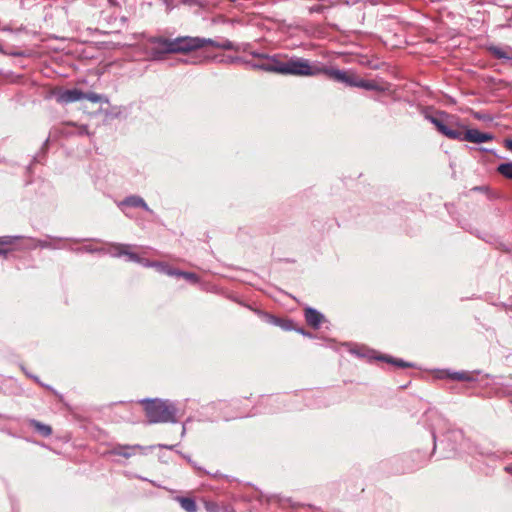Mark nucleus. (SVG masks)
<instances>
[{
    "mask_svg": "<svg viewBox=\"0 0 512 512\" xmlns=\"http://www.w3.org/2000/svg\"><path fill=\"white\" fill-rule=\"evenodd\" d=\"M437 130L449 139L467 141L471 143H485L494 139L493 134L480 132L477 129H467L464 133L455 129V127H461L458 121L454 117L441 112L438 116H427L426 117Z\"/></svg>",
    "mask_w": 512,
    "mask_h": 512,
    "instance_id": "f257e3e1",
    "label": "nucleus"
},
{
    "mask_svg": "<svg viewBox=\"0 0 512 512\" xmlns=\"http://www.w3.org/2000/svg\"><path fill=\"white\" fill-rule=\"evenodd\" d=\"M141 403L144 405L149 424L177 422V409L174 403L160 399H143Z\"/></svg>",
    "mask_w": 512,
    "mask_h": 512,
    "instance_id": "f03ea898",
    "label": "nucleus"
},
{
    "mask_svg": "<svg viewBox=\"0 0 512 512\" xmlns=\"http://www.w3.org/2000/svg\"><path fill=\"white\" fill-rule=\"evenodd\" d=\"M320 63H311L308 59L293 57L288 61H281L280 74L313 77L320 75Z\"/></svg>",
    "mask_w": 512,
    "mask_h": 512,
    "instance_id": "7ed1b4c3",
    "label": "nucleus"
},
{
    "mask_svg": "<svg viewBox=\"0 0 512 512\" xmlns=\"http://www.w3.org/2000/svg\"><path fill=\"white\" fill-rule=\"evenodd\" d=\"M174 44L175 53H187L200 49L206 46V44H214V40L201 37L180 36L174 38Z\"/></svg>",
    "mask_w": 512,
    "mask_h": 512,
    "instance_id": "20e7f679",
    "label": "nucleus"
},
{
    "mask_svg": "<svg viewBox=\"0 0 512 512\" xmlns=\"http://www.w3.org/2000/svg\"><path fill=\"white\" fill-rule=\"evenodd\" d=\"M150 43L156 45L151 50L152 57L155 60L163 59L164 54L175 53L174 38L152 37Z\"/></svg>",
    "mask_w": 512,
    "mask_h": 512,
    "instance_id": "39448f33",
    "label": "nucleus"
},
{
    "mask_svg": "<svg viewBox=\"0 0 512 512\" xmlns=\"http://www.w3.org/2000/svg\"><path fill=\"white\" fill-rule=\"evenodd\" d=\"M54 95L56 101L60 104L74 103L84 99V92L77 88L59 90Z\"/></svg>",
    "mask_w": 512,
    "mask_h": 512,
    "instance_id": "423d86ee",
    "label": "nucleus"
},
{
    "mask_svg": "<svg viewBox=\"0 0 512 512\" xmlns=\"http://www.w3.org/2000/svg\"><path fill=\"white\" fill-rule=\"evenodd\" d=\"M254 69L280 74L281 60L277 56H263V59L251 65Z\"/></svg>",
    "mask_w": 512,
    "mask_h": 512,
    "instance_id": "0eeeda50",
    "label": "nucleus"
},
{
    "mask_svg": "<svg viewBox=\"0 0 512 512\" xmlns=\"http://www.w3.org/2000/svg\"><path fill=\"white\" fill-rule=\"evenodd\" d=\"M145 447L135 444V445H116L110 451L109 454L122 456L124 458H130L136 455L138 452L144 454Z\"/></svg>",
    "mask_w": 512,
    "mask_h": 512,
    "instance_id": "6e6552de",
    "label": "nucleus"
},
{
    "mask_svg": "<svg viewBox=\"0 0 512 512\" xmlns=\"http://www.w3.org/2000/svg\"><path fill=\"white\" fill-rule=\"evenodd\" d=\"M319 68H320V75H322V74L326 75L328 78L332 79L335 82H339V83H343L346 80V76L348 74L346 71L336 69V68L327 67L322 64H320Z\"/></svg>",
    "mask_w": 512,
    "mask_h": 512,
    "instance_id": "1a4fd4ad",
    "label": "nucleus"
},
{
    "mask_svg": "<svg viewBox=\"0 0 512 512\" xmlns=\"http://www.w3.org/2000/svg\"><path fill=\"white\" fill-rule=\"evenodd\" d=\"M119 207L123 206H129V207H135V208H142L145 211L152 213L153 211L148 207L147 203L144 201V199L137 195H131L126 197L124 200H122L119 204Z\"/></svg>",
    "mask_w": 512,
    "mask_h": 512,
    "instance_id": "9d476101",
    "label": "nucleus"
},
{
    "mask_svg": "<svg viewBox=\"0 0 512 512\" xmlns=\"http://www.w3.org/2000/svg\"><path fill=\"white\" fill-rule=\"evenodd\" d=\"M305 320L308 325L317 329L320 327L324 320V315L314 308L308 307L305 309Z\"/></svg>",
    "mask_w": 512,
    "mask_h": 512,
    "instance_id": "9b49d317",
    "label": "nucleus"
},
{
    "mask_svg": "<svg viewBox=\"0 0 512 512\" xmlns=\"http://www.w3.org/2000/svg\"><path fill=\"white\" fill-rule=\"evenodd\" d=\"M63 239L61 238H52L47 237L46 239L34 240L33 247H41V248H50V249H60L63 246L60 245Z\"/></svg>",
    "mask_w": 512,
    "mask_h": 512,
    "instance_id": "f8f14e48",
    "label": "nucleus"
},
{
    "mask_svg": "<svg viewBox=\"0 0 512 512\" xmlns=\"http://www.w3.org/2000/svg\"><path fill=\"white\" fill-rule=\"evenodd\" d=\"M488 51L497 59L512 60V48H501L498 46H489Z\"/></svg>",
    "mask_w": 512,
    "mask_h": 512,
    "instance_id": "ddd939ff",
    "label": "nucleus"
},
{
    "mask_svg": "<svg viewBox=\"0 0 512 512\" xmlns=\"http://www.w3.org/2000/svg\"><path fill=\"white\" fill-rule=\"evenodd\" d=\"M175 500L180 504L181 508L186 512H196L197 504L196 501L191 497L177 496Z\"/></svg>",
    "mask_w": 512,
    "mask_h": 512,
    "instance_id": "4468645a",
    "label": "nucleus"
},
{
    "mask_svg": "<svg viewBox=\"0 0 512 512\" xmlns=\"http://www.w3.org/2000/svg\"><path fill=\"white\" fill-rule=\"evenodd\" d=\"M131 246L128 244H111L107 249H104L103 252L110 254L113 257H121L124 256V253H127V249Z\"/></svg>",
    "mask_w": 512,
    "mask_h": 512,
    "instance_id": "2eb2a0df",
    "label": "nucleus"
},
{
    "mask_svg": "<svg viewBox=\"0 0 512 512\" xmlns=\"http://www.w3.org/2000/svg\"><path fill=\"white\" fill-rule=\"evenodd\" d=\"M204 507L207 512H235L231 506L224 505L220 506L218 503L213 501H205Z\"/></svg>",
    "mask_w": 512,
    "mask_h": 512,
    "instance_id": "dca6fc26",
    "label": "nucleus"
},
{
    "mask_svg": "<svg viewBox=\"0 0 512 512\" xmlns=\"http://www.w3.org/2000/svg\"><path fill=\"white\" fill-rule=\"evenodd\" d=\"M30 425L42 436L48 437L52 434V428L49 425L41 423L35 419L29 421Z\"/></svg>",
    "mask_w": 512,
    "mask_h": 512,
    "instance_id": "f3484780",
    "label": "nucleus"
},
{
    "mask_svg": "<svg viewBox=\"0 0 512 512\" xmlns=\"http://www.w3.org/2000/svg\"><path fill=\"white\" fill-rule=\"evenodd\" d=\"M449 377L453 380L466 381V382H471V381L476 380L475 376L472 373L465 372V371L450 373Z\"/></svg>",
    "mask_w": 512,
    "mask_h": 512,
    "instance_id": "a211bd4d",
    "label": "nucleus"
},
{
    "mask_svg": "<svg viewBox=\"0 0 512 512\" xmlns=\"http://www.w3.org/2000/svg\"><path fill=\"white\" fill-rule=\"evenodd\" d=\"M497 171L505 178L512 180V162L501 163Z\"/></svg>",
    "mask_w": 512,
    "mask_h": 512,
    "instance_id": "6ab92c4d",
    "label": "nucleus"
},
{
    "mask_svg": "<svg viewBox=\"0 0 512 512\" xmlns=\"http://www.w3.org/2000/svg\"><path fill=\"white\" fill-rule=\"evenodd\" d=\"M375 358L378 360L386 361L388 363H392V364H394L398 367H402V368L412 366L411 363L405 362L401 359H393L392 357H389V356H379V357H375Z\"/></svg>",
    "mask_w": 512,
    "mask_h": 512,
    "instance_id": "aec40b11",
    "label": "nucleus"
},
{
    "mask_svg": "<svg viewBox=\"0 0 512 512\" xmlns=\"http://www.w3.org/2000/svg\"><path fill=\"white\" fill-rule=\"evenodd\" d=\"M153 267L157 268V270L161 273H164L169 276H175L177 273V269H173L170 266L161 263V262H155L153 263Z\"/></svg>",
    "mask_w": 512,
    "mask_h": 512,
    "instance_id": "412c9836",
    "label": "nucleus"
},
{
    "mask_svg": "<svg viewBox=\"0 0 512 512\" xmlns=\"http://www.w3.org/2000/svg\"><path fill=\"white\" fill-rule=\"evenodd\" d=\"M211 46L223 49V50H234L235 45L230 40H223L221 42L214 41V44H210Z\"/></svg>",
    "mask_w": 512,
    "mask_h": 512,
    "instance_id": "4be33fe9",
    "label": "nucleus"
},
{
    "mask_svg": "<svg viewBox=\"0 0 512 512\" xmlns=\"http://www.w3.org/2000/svg\"><path fill=\"white\" fill-rule=\"evenodd\" d=\"M175 276L183 277L187 281L193 282V283H196L199 280L198 276L195 273H192V272H184V271L177 270V273H176Z\"/></svg>",
    "mask_w": 512,
    "mask_h": 512,
    "instance_id": "5701e85b",
    "label": "nucleus"
},
{
    "mask_svg": "<svg viewBox=\"0 0 512 512\" xmlns=\"http://www.w3.org/2000/svg\"><path fill=\"white\" fill-rule=\"evenodd\" d=\"M357 87L363 88L366 90H377L378 89V86L374 82L366 81L363 79H359Z\"/></svg>",
    "mask_w": 512,
    "mask_h": 512,
    "instance_id": "b1692460",
    "label": "nucleus"
},
{
    "mask_svg": "<svg viewBox=\"0 0 512 512\" xmlns=\"http://www.w3.org/2000/svg\"><path fill=\"white\" fill-rule=\"evenodd\" d=\"M84 99L92 102L99 103L103 100V96L94 92L84 93Z\"/></svg>",
    "mask_w": 512,
    "mask_h": 512,
    "instance_id": "393cba45",
    "label": "nucleus"
},
{
    "mask_svg": "<svg viewBox=\"0 0 512 512\" xmlns=\"http://www.w3.org/2000/svg\"><path fill=\"white\" fill-rule=\"evenodd\" d=\"M124 256L127 257V261L130 262H136V263H142L143 258L139 257L136 253L130 252L127 249V253H124Z\"/></svg>",
    "mask_w": 512,
    "mask_h": 512,
    "instance_id": "a878e982",
    "label": "nucleus"
},
{
    "mask_svg": "<svg viewBox=\"0 0 512 512\" xmlns=\"http://www.w3.org/2000/svg\"><path fill=\"white\" fill-rule=\"evenodd\" d=\"M358 81L359 79L356 78L354 75L347 74L346 80L343 83L350 87H357Z\"/></svg>",
    "mask_w": 512,
    "mask_h": 512,
    "instance_id": "bb28decb",
    "label": "nucleus"
},
{
    "mask_svg": "<svg viewBox=\"0 0 512 512\" xmlns=\"http://www.w3.org/2000/svg\"><path fill=\"white\" fill-rule=\"evenodd\" d=\"M18 236H3L0 237V248H3L5 245H10L14 242L15 239H18Z\"/></svg>",
    "mask_w": 512,
    "mask_h": 512,
    "instance_id": "cd10ccee",
    "label": "nucleus"
},
{
    "mask_svg": "<svg viewBox=\"0 0 512 512\" xmlns=\"http://www.w3.org/2000/svg\"><path fill=\"white\" fill-rule=\"evenodd\" d=\"M265 320L272 324V325H275V326H278V325H281V319L276 317V316H273V315H270V314H263Z\"/></svg>",
    "mask_w": 512,
    "mask_h": 512,
    "instance_id": "c85d7f7f",
    "label": "nucleus"
},
{
    "mask_svg": "<svg viewBox=\"0 0 512 512\" xmlns=\"http://www.w3.org/2000/svg\"><path fill=\"white\" fill-rule=\"evenodd\" d=\"M278 326L281 327L283 330H286V331H290V330L294 329L293 322L291 320H283V319H281V325H278Z\"/></svg>",
    "mask_w": 512,
    "mask_h": 512,
    "instance_id": "c756f323",
    "label": "nucleus"
},
{
    "mask_svg": "<svg viewBox=\"0 0 512 512\" xmlns=\"http://www.w3.org/2000/svg\"><path fill=\"white\" fill-rule=\"evenodd\" d=\"M21 369H22V371L26 374V376H27V377L32 378L35 382H37V383H39L40 385L44 386V384H42V383L40 382L39 378H38L37 376H35V375H32L30 372H28V371L25 369V367L21 366ZM45 387H46V388H48V389H51V387H50V386H46V385H45Z\"/></svg>",
    "mask_w": 512,
    "mask_h": 512,
    "instance_id": "7c9ffc66",
    "label": "nucleus"
},
{
    "mask_svg": "<svg viewBox=\"0 0 512 512\" xmlns=\"http://www.w3.org/2000/svg\"><path fill=\"white\" fill-rule=\"evenodd\" d=\"M363 349L364 348L350 349V352L352 354H355V355L359 356V357H366V356L367 357H371V355L363 353L362 352Z\"/></svg>",
    "mask_w": 512,
    "mask_h": 512,
    "instance_id": "2f4dec72",
    "label": "nucleus"
},
{
    "mask_svg": "<svg viewBox=\"0 0 512 512\" xmlns=\"http://www.w3.org/2000/svg\"><path fill=\"white\" fill-rule=\"evenodd\" d=\"M79 134L80 135H88L89 132H88L87 126H85V125L80 126L79 127Z\"/></svg>",
    "mask_w": 512,
    "mask_h": 512,
    "instance_id": "473e14b6",
    "label": "nucleus"
},
{
    "mask_svg": "<svg viewBox=\"0 0 512 512\" xmlns=\"http://www.w3.org/2000/svg\"><path fill=\"white\" fill-rule=\"evenodd\" d=\"M82 250H83V251H86V252H90V253H92V252H103V251H104V249H103V248H100V249H93V248H91V247H84Z\"/></svg>",
    "mask_w": 512,
    "mask_h": 512,
    "instance_id": "72a5a7b5",
    "label": "nucleus"
},
{
    "mask_svg": "<svg viewBox=\"0 0 512 512\" xmlns=\"http://www.w3.org/2000/svg\"><path fill=\"white\" fill-rule=\"evenodd\" d=\"M504 146L512 152V139H505Z\"/></svg>",
    "mask_w": 512,
    "mask_h": 512,
    "instance_id": "f704fd0d",
    "label": "nucleus"
},
{
    "mask_svg": "<svg viewBox=\"0 0 512 512\" xmlns=\"http://www.w3.org/2000/svg\"><path fill=\"white\" fill-rule=\"evenodd\" d=\"M251 55H252L253 57L259 58L260 60H262V59H263V56H267L266 54L259 53V52H255V51L251 52Z\"/></svg>",
    "mask_w": 512,
    "mask_h": 512,
    "instance_id": "c9c22d12",
    "label": "nucleus"
},
{
    "mask_svg": "<svg viewBox=\"0 0 512 512\" xmlns=\"http://www.w3.org/2000/svg\"><path fill=\"white\" fill-rule=\"evenodd\" d=\"M181 2L188 5L198 4V0H181Z\"/></svg>",
    "mask_w": 512,
    "mask_h": 512,
    "instance_id": "e433bc0d",
    "label": "nucleus"
},
{
    "mask_svg": "<svg viewBox=\"0 0 512 512\" xmlns=\"http://www.w3.org/2000/svg\"><path fill=\"white\" fill-rule=\"evenodd\" d=\"M153 263L154 262H150V261H148L146 259H143L142 263H140V264L143 265V266H146V267H153Z\"/></svg>",
    "mask_w": 512,
    "mask_h": 512,
    "instance_id": "4c0bfd02",
    "label": "nucleus"
},
{
    "mask_svg": "<svg viewBox=\"0 0 512 512\" xmlns=\"http://www.w3.org/2000/svg\"><path fill=\"white\" fill-rule=\"evenodd\" d=\"M297 331L306 337L312 338V335L308 332H305L303 329H298Z\"/></svg>",
    "mask_w": 512,
    "mask_h": 512,
    "instance_id": "58836bf2",
    "label": "nucleus"
},
{
    "mask_svg": "<svg viewBox=\"0 0 512 512\" xmlns=\"http://www.w3.org/2000/svg\"><path fill=\"white\" fill-rule=\"evenodd\" d=\"M7 252H8V250H7V249H5V248H0V255H6V254H7Z\"/></svg>",
    "mask_w": 512,
    "mask_h": 512,
    "instance_id": "ea45409f",
    "label": "nucleus"
},
{
    "mask_svg": "<svg viewBox=\"0 0 512 512\" xmlns=\"http://www.w3.org/2000/svg\"><path fill=\"white\" fill-rule=\"evenodd\" d=\"M505 471H507L508 473H512V466H506Z\"/></svg>",
    "mask_w": 512,
    "mask_h": 512,
    "instance_id": "a19ab883",
    "label": "nucleus"
},
{
    "mask_svg": "<svg viewBox=\"0 0 512 512\" xmlns=\"http://www.w3.org/2000/svg\"><path fill=\"white\" fill-rule=\"evenodd\" d=\"M479 453H480L481 455H486V456L490 455L488 452H483V451H481V452H479Z\"/></svg>",
    "mask_w": 512,
    "mask_h": 512,
    "instance_id": "79ce46f5",
    "label": "nucleus"
},
{
    "mask_svg": "<svg viewBox=\"0 0 512 512\" xmlns=\"http://www.w3.org/2000/svg\"><path fill=\"white\" fill-rule=\"evenodd\" d=\"M3 48H2V45L0 44V53H3Z\"/></svg>",
    "mask_w": 512,
    "mask_h": 512,
    "instance_id": "37998d69",
    "label": "nucleus"
},
{
    "mask_svg": "<svg viewBox=\"0 0 512 512\" xmlns=\"http://www.w3.org/2000/svg\"><path fill=\"white\" fill-rule=\"evenodd\" d=\"M432 437H433V439L435 440L436 436H435L434 431L432 432Z\"/></svg>",
    "mask_w": 512,
    "mask_h": 512,
    "instance_id": "c03bdc74",
    "label": "nucleus"
}]
</instances>
